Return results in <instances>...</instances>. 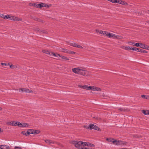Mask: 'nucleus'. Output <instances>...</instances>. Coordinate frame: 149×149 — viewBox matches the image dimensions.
Returning a JSON list of instances; mask_svg holds the SVG:
<instances>
[{"label": "nucleus", "mask_w": 149, "mask_h": 149, "mask_svg": "<svg viewBox=\"0 0 149 149\" xmlns=\"http://www.w3.org/2000/svg\"><path fill=\"white\" fill-rule=\"evenodd\" d=\"M21 149V148L20 147H19V146H15L14 148L15 149Z\"/></svg>", "instance_id": "41"}, {"label": "nucleus", "mask_w": 149, "mask_h": 149, "mask_svg": "<svg viewBox=\"0 0 149 149\" xmlns=\"http://www.w3.org/2000/svg\"><path fill=\"white\" fill-rule=\"evenodd\" d=\"M117 3H118L120 4H124V2H123V1H122L117 0Z\"/></svg>", "instance_id": "29"}, {"label": "nucleus", "mask_w": 149, "mask_h": 149, "mask_svg": "<svg viewBox=\"0 0 149 149\" xmlns=\"http://www.w3.org/2000/svg\"><path fill=\"white\" fill-rule=\"evenodd\" d=\"M118 110L121 111H125L126 109L125 108H121L118 109Z\"/></svg>", "instance_id": "23"}, {"label": "nucleus", "mask_w": 149, "mask_h": 149, "mask_svg": "<svg viewBox=\"0 0 149 149\" xmlns=\"http://www.w3.org/2000/svg\"><path fill=\"white\" fill-rule=\"evenodd\" d=\"M90 145V143L88 142H83V146H89Z\"/></svg>", "instance_id": "18"}, {"label": "nucleus", "mask_w": 149, "mask_h": 149, "mask_svg": "<svg viewBox=\"0 0 149 149\" xmlns=\"http://www.w3.org/2000/svg\"><path fill=\"white\" fill-rule=\"evenodd\" d=\"M107 35L108 37L109 38H116L117 39H121L122 38V37L121 36L116 35L114 34L110 33H108Z\"/></svg>", "instance_id": "2"}, {"label": "nucleus", "mask_w": 149, "mask_h": 149, "mask_svg": "<svg viewBox=\"0 0 149 149\" xmlns=\"http://www.w3.org/2000/svg\"><path fill=\"white\" fill-rule=\"evenodd\" d=\"M87 129H90L91 130L93 129L95 130H98L99 131H100V129L98 127L95 125H94L92 124H90L88 127H87Z\"/></svg>", "instance_id": "3"}, {"label": "nucleus", "mask_w": 149, "mask_h": 149, "mask_svg": "<svg viewBox=\"0 0 149 149\" xmlns=\"http://www.w3.org/2000/svg\"><path fill=\"white\" fill-rule=\"evenodd\" d=\"M75 53L74 52H71V53L72 54H74Z\"/></svg>", "instance_id": "52"}, {"label": "nucleus", "mask_w": 149, "mask_h": 149, "mask_svg": "<svg viewBox=\"0 0 149 149\" xmlns=\"http://www.w3.org/2000/svg\"><path fill=\"white\" fill-rule=\"evenodd\" d=\"M132 47H130L129 46H126L125 47V50H132Z\"/></svg>", "instance_id": "19"}, {"label": "nucleus", "mask_w": 149, "mask_h": 149, "mask_svg": "<svg viewBox=\"0 0 149 149\" xmlns=\"http://www.w3.org/2000/svg\"><path fill=\"white\" fill-rule=\"evenodd\" d=\"M77 47L79 48H82L83 47L81 46L80 45H78V46H77Z\"/></svg>", "instance_id": "49"}, {"label": "nucleus", "mask_w": 149, "mask_h": 149, "mask_svg": "<svg viewBox=\"0 0 149 149\" xmlns=\"http://www.w3.org/2000/svg\"><path fill=\"white\" fill-rule=\"evenodd\" d=\"M13 20H14V21H17V17H14Z\"/></svg>", "instance_id": "37"}, {"label": "nucleus", "mask_w": 149, "mask_h": 149, "mask_svg": "<svg viewBox=\"0 0 149 149\" xmlns=\"http://www.w3.org/2000/svg\"><path fill=\"white\" fill-rule=\"evenodd\" d=\"M45 141L48 144L51 143H54V142L53 141L49 140V139H45Z\"/></svg>", "instance_id": "12"}, {"label": "nucleus", "mask_w": 149, "mask_h": 149, "mask_svg": "<svg viewBox=\"0 0 149 149\" xmlns=\"http://www.w3.org/2000/svg\"><path fill=\"white\" fill-rule=\"evenodd\" d=\"M22 19L17 17V21H22Z\"/></svg>", "instance_id": "48"}, {"label": "nucleus", "mask_w": 149, "mask_h": 149, "mask_svg": "<svg viewBox=\"0 0 149 149\" xmlns=\"http://www.w3.org/2000/svg\"><path fill=\"white\" fill-rule=\"evenodd\" d=\"M35 4V3H30L29 4V5L30 6H32L34 7V4Z\"/></svg>", "instance_id": "38"}, {"label": "nucleus", "mask_w": 149, "mask_h": 149, "mask_svg": "<svg viewBox=\"0 0 149 149\" xmlns=\"http://www.w3.org/2000/svg\"><path fill=\"white\" fill-rule=\"evenodd\" d=\"M72 143L75 146L79 149H82L83 146V142L81 141H73Z\"/></svg>", "instance_id": "1"}, {"label": "nucleus", "mask_w": 149, "mask_h": 149, "mask_svg": "<svg viewBox=\"0 0 149 149\" xmlns=\"http://www.w3.org/2000/svg\"><path fill=\"white\" fill-rule=\"evenodd\" d=\"M96 31L97 32L99 33L100 34H102L103 33V32L104 31H102L101 30L100 31L98 30H96Z\"/></svg>", "instance_id": "28"}, {"label": "nucleus", "mask_w": 149, "mask_h": 149, "mask_svg": "<svg viewBox=\"0 0 149 149\" xmlns=\"http://www.w3.org/2000/svg\"><path fill=\"white\" fill-rule=\"evenodd\" d=\"M7 124L8 125L16 126L17 125V122L15 121L8 122L7 123Z\"/></svg>", "instance_id": "6"}, {"label": "nucleus", "mask_w": 149, "mask_h": 149, "mask_svg": "<svg viewBox=\"0 0 149 149\" xmlns=\"http://www.w3.org/2000/svg\"><path fill=\"white\" fill-rule=\"evenodd\" d=\"M41 8L42 7H47L48 6L46 4L44 3H41Z\"/></svg>", "instance_id": "21"}, {"label": "nucleus", "mask_w": 149, "mask_h": 149, "mask_svg": "<svg viewBox=\"0 0 149 149\" xmlns=\"http://www.w3.org/2000/svg\"><path fill=\"white\" fill-rule=\"evenodd\" d=\"M74 43L73 42H69V45L70 46H73Z\"/></svg>", "instance_id": "35"}, {"label": "nucleus", "mask_w": 149, "mask_h": 149, "mask_svg": "<svg viewBox=\"0 0 149 149\" xmlns=\"http://www.w3.org/2000/svg\"><path fill=\"white\" fill-rule=\"evenodd\" d=\"M140 49L136 47H133L132 48V50H134L136 52H139V50Z\"/></svg>", "instance_id": "20"}, {"label": "nucleus", "mask_w": 149, "mask_h": 149, "mask_svg": "<svg viewBox=\"0 0 149 149\" xmlns=\"http://www.w3.org/2000/svg\"><path fill=\"white\" fill-rule=\"evenodd\" d=\"M110 2L113 3H117V0H111Z\"/></svg>", "instance_id": "31"}, {"label": "nucleus", "mask_w": 149, "mask_h": 149, "mask_svg": "<svg viewBox=\"0 0 149 149\" xmlns=\"http://www.w3.org/2000/svg\"><path fill=\"white\" fill-rule=\"evenodd\" d=\"M80 69L77 68H74L72 69V71L75 73L79 74Z\"/></svg>", "instance_id": "11"}, {"label": "nucleus", "mask_w": 149, "mask_h": 149, "mask_svg": "<svg viewBox=\"0 0 149 149\" xmlns=\"http://www.w3.org/2000/svg\"><path fill=\"white\" fill-rule=\"evenodd\" d=\"M1 145H0V149H1Z\"/></svg>", "instance_id": "57"}, {"label": "nucleus", "mask_w": 149, "mask_h": 149, "mask_svg": "<svg viewBox=\"0 0 149 149\" xmlns=\"http://www.w3.org/2000/svg\"><path fill=\"white\" fill-rule=\"evenodd\" d=\"M92 90L95 91H101V89L99 88L95 87L94 86H93Z\"/></svg>", "instance_id": "16"}, {"label": "nucleus", "mask_w": 149, "mask_h": 149, "mask_svg": "<svg viewBox=\"0 0 149 149\" xmlns=\"http://www.w3.org/2000/svg\"><path fill=\"white\" fill-rule=\"evenodd\" d=\"M54 53L52 52H50L49 53V54L51 56H53Z\"/></svg>", "instance_id": "40"}, {"label": "nucleus", "mask_w": 149, "mask_h": 149, "mask_svg": "<svg viewBox=\"0 0 149 149\" xmlns=\"http://www.w3.org/2000/svg\"><path fill=\"white\" fill-rule=\"evenodd\" d=\"M130 44L132 45H133L136 47H138L139 46V43H135L134 42H130Z\"/></svg>", "instance_id": "13"}, {"label": "nucleus", "mask_w": 149, "mask_h": 149, "mask_svg": "<svg viewBox=\"0 0 149 149\" xmlns=\"http://www.w3.org/2000/svg\"><path fill=\"white\" fill-rule=\"evenodd\" d=\"M1 149H9V147L7 145H1Z\"/></svg>", "instance_id": "15"}, {"label": "nucleus", "mask_w": 149, "mask_h": 149, "mask_svg": "<svg viewBox=\"0 0 149 149\" xmlns=\"http://www.w3.org/2000/svg\"><path fill=\"white\" fill-rule=\"evenodd\" d=\"M17 126L19 127H28V124L26 123H20L19 122L17 121Z\"/></svg>", "instance_id": "4"}, {"label": "nucleus", "mask_w": 149, "mask_h": 149, "mask_svg": "<svg viewBox=\"0 0 149 149\" xmlns=\"http://www.w3.org/2000/svg\"><path fill=\"white\" fill-rule=\"evenodd\" d=\"M62 51L63 52H65V51Z\"/></svg>", "instance_id": "58"}, {"label": "nucleus", "mask_w": 149, "mask_h": 149, "mask_svg": "<svg viewBox=\"0 0 149 149\" xmlns=\"http://www.w3.org/2000/svg\"><path fill=\"white\" fill-rule=\"evenodd\" d=\"M34 7L37 8H41V3H35L34 4Z\"/></svg>", "instance_id": "17"}, {"label": "nucleus", "mask_w": 149, "mask_h": 149, "mask_svg": "<svg viewBox=\"0 0 149 149\" xmlns=\"http://www.w3.org/2000/svg\"><path fill=\"white\" fill-rule=\"evenodd\" d=\"M3 130H1V128H0V132H3Z\"/></svg>", "instance_id": "54"}, {"label": "nucleus", "mask_w": 149, "mask_h": 149, "mask_svg": "<svg viewBox=\"0 0 149 149\" xmlns=\"http://www.w3.org/2000/svg\"><path fill=\"white\" fill-rule=\"evenodd\" d=\"M113 143L115 145H119L123 143V142L121 141H117L115 140H114V141H113Z\"/></svg>", "instance_id": "9"}, {"label": "nucleus", "mask_w": 149, "mask_h": 149, "mask_svg": "<svg viewBox=\"0 0 149 149\" xmlns=\"http://www.w3.org/2000/svg\"><path fill=\"white\" fill-rule=\"evenodd\" d=\"M28 131H29V132H36V134H37V131L36 130L35 131L33 130L30 129V130H28Z\"/></svg>", "instance_id": "32"}, {"label": "nucleus", "mask_w": 149, "mask_h": 149, "mask_svg": "<svg viewBox=\"0 0 149 149\" xmlns=\"http://www.w3.org/2000/svg\"><path fill=\"white\" fill-rule=\"evenodd\" d=\"M108 32L107 31H104L102 34H103L104 36H108L107 34H108Z\"/></svg>", "instance_id": "27"}, {"label": "nucleus", "mask_w": 149, "mask_h": 149, "mask_svg": "<svg viewBox=\"0 0 149 149\" xmlns=\"http://www.w3.org/2000/svg\"><path fill=\"white\" fill-rule=\"evenodd\" d=\"M148 11H149V10H148Z\"/></svg>", "instance_id": "61"}, {"label": "nucleus", "mask_w": 149, "mask_h": 149, "mask_svg": "<svg viewBox=\"0 0 149 149\" xmlns=\"http://www.w3.org/2000/svg\"><path fill=\"white\" fill-rule=\"evenodd\" d=\"M89 146H94V145L93 144L90 143V145Z\"/></svg>", "instance_id": "51"}, {"label": "nucleus", "mask_w": 149, "mask_h": 149, "mask_svg": "<svg viewBox=\"0 0 149 149\" xmlns=\"http://www.w3.org/2000/svg\"><path fill=\"white\" fill-rule=\"evenodd\" d=\"M79 87L81 88H84V86H82V85H79L78 86Z\"/></svg>", "instance_id": "46"}, {"label": "nucleus", "mask_w": 149, "mask_h": 149, "mask_svg": "<svg viewBox=\"0 0 149 149\" xmlns=\"http://www.w3.org/2000/svg\"><path fill=\"white\" fill-rule=\"evenodd\" d=\"M43 52L44 53H45L47 54H49V51H46L45 50H43Z\"/></svg>", "instance_id": "33"}, {"label": "nucleus", "mask_w": 149, "mask_h": 149, "mask_svg": "<svg viewBox=\"0 0 149 149\" xmlns=\"http://www.w3.org/2000/svg\"><path fill=\"white\" fill-rule=\"evenodd\" d=\"M148 31H149V30H148Z\"/></svg>", "instance_id": "60"}, {"label": "nucleus", "mask_w": 149, "mask_h": 149, "mask_svg": "<svg viewBox=\"0 0 149 149\" xmlns=\"http://www.w3.org/2000/svg\"><path fill=\"white\" fill-rule=\"evenodd\" d=\"M61 57H61L62 58V59H64L65 60H68L69 59L67 58L66 57L63 56H61Z\"/></svg>", "instance_id": "25"}, {"label": "nucleus", "mask_w": 149, "mask_h": 149, "mask_svg": "<svg viewBox=\"0 0 149 149\" xmlns=\"http://www.w3.org/2000/svg\"><path fill=\"white\" fill-rule=\"evenodd\" d=\"M53 56H54V57H58V56L61 57V56L59 54H58L57 53H54Z\"/></svg>", "instance_id": "26"}, {"label": "nucleus", "mask_w": 149, "mask_h": 149, "mask_svg": "<svg viewBox=\"0 0 149 149\" xmlns=\"http://www.w3.org/2000/svg\"><path fill=\"white\" fill-rule=\"evenodd\" d=\"M93 87V86H88V89L92 90Z\"/></svg>", "instance_id": "43"}, {"label": "nucleus", "mask_w": 149, "mask_h": 149, "mask_svg": "<svg viewBox=\"0 0 149 149\" xmlns=\"http://www.w3.org/2000/svg\"><path fill=\"white\" fill-rule=\"evenodd\" d=\"M107 0L108 1H110V2L111 1V0Z\"/></svg>", "instance_id": "56"}, {"label": "nucleus", "mask_w": 149, "mask_h": 149, "mask_svg": "<svg viewBox=\"0 0 149 149\" xmlns=\"http://www.w3.org/2000/svg\"><path fill=\"white\" fill-rule=\"evenodd\" d=\"M113 140V139H109V141L113 143V141H114V140Z\"/></svg>", "instance_id": "47"}, {"label": "nucleus", "mask_w": 149, "mask_h": 149, "mask_svg": "<svg viewBox=\"0 0 149 149\" xmlns=\"http://www.w3.org/2000/svg\"><path fill=\"white\" fill-rule=\"evenodd\" d=\"M141 112L145 115H149V111L148 110H142Z\"/></svg>", "instance_id": "14"}, {"label": "nucleus", "mask_w": 149, "mask_h": 149, "mask_svg": "<svg viewBox=\"0 0 149 149\" xmlns=\"http://www.w3.org/2000/svg\"><path fill=\"white\" fill-rule=\"evenodd\" d=\"M139 52H141L143 53H147V51L143 49H140Z\"/></svg>", "instance_id": "24"}, {"label": "nucleus", "mask_w": 149, "mask_h": 149, "mask_svg": "<svg viewBox=\"0 0 149 149\" xmlns=\"http://www.w3.org/2000/svg\"><path fill=\"white\" fill-rule=\"evenodd\" d=\"M4 15L0 13V17L4 19Z\"/></svg>", "instance_id": "39"}, {"label": "nucleus", "mask_w": 149, "mask_h": 149, "mask_svg": "<svg viewBox=\"0 0 149 149\" xmlns=\"http://www.w3.org/2000/svg\"><path fill=\"white\" fill-rule=\"evenodd\" d=\"M88 86H87L86 85H84V88H85V89H88Z\"/></svg>", "instance_id": "42"}, {"label": "nucleus", "mask_w": 149, "mask_h": 149, "mask_svg": "<svg viewBox=\"0 0 149 149\" xmlns=\"http://www.w3.org/2000/svg\"><path fill=\"white\" fill-rule=\"evenodd\" d=\"M148 99H149V98Z\"/></svg>", "instance_id": "59"}, {"label": "nucleus", "mask_w": 149, "mask_h": 149, "mask_svg": "<svg viewBox=\"0 0 149 149\" xmlns=\"http://www.w3.org/2000/svg\"><path fill=\"white\" fill-rule=\"evenodd\" d=\"M141 97L142 98H145L146 99H148L149 98L148 95H141Z\"/></svg>", "instance_id": "22"}, {"label": "nucleus", "mask_w": 149, "mask_h": 149, "mask_svg": "<svg viewBox=\"0 0 149 149\" xmlns=\"http://www.w3.org/2000/svg\"><path fill=\"white\" fill-rule=\"evenodd\" d=\"M141 48L144 49H147L148 46L145 44H143L142 43H139V46Z\"/></svg>", "instance_id": "10"}, {"label": "nucleus", "mask_w": 149, "mask_h": 149, "mask_svg": "<svg viewBox=\"0 0 149 149\" xmlns=\"http://www.w3.org/2000/svg\"><path fill=\"white\" fill-rule=\"evenodd\" d=\"M78 45H77V44L74 43L73 46L74 47H77V46H78Z\"/></svg>", "instance_id": "45"}, {"label": "nucleus", "mask_w": 149, "mask_h": 149, "mask_svg": "<svg viewBox=\"0 0 149 149\" xmlns=\"http://www.w3.org/2000/svg\"><path fill=\"white\" fill-rule=\"evenodd\" d=\"M1 64L2 65H4V66H8L9 65V64H7V63H1Z\"/></svg>", "instance_id": "30"}, {"label": "nucleus", "mask_w": 149, "mask_h": 149, "mask_svg": "<svg viewBox=\"0 0 149 149\" xmlns=\"http://www.w3.org/2000/svg\"><path fill=\"white\" fill-rule=\"evenodd\" d=\"M87 73L88 72L87 71L85 70L80 69L79 74L83 76H86L87 75Z\"/></svg>", "instance_id": "5"}, {"label": "nucleus", "mask_w": 149, "mask_h": 149, "mask_svg": "<svg viewBox=\"0 0 149 149\" xmlns=\"http://www.w3.org/2000/svg\"><path fill=\"white\" fill-rule=\"evenodd\" d=\"M88 126H86V125H84V127L85 128H86L87 129V127H88Z\"/></svg>", "instance_id": "53"}, {"label": "nucleus", "mask_w": 149, "mask_h": 149, "mask_svg": "<svg viewBox=\"0 0 149 149\" xmlns=\"http://www.w3.org/2000/svg\"><path fill=\"white\" fill-rule=\"evenodd\" d=\"M22 133L24 135L26 136L29 135L30 134H35V133H36V132H29V131H28L26 132L23 131L22 132Z\"/></svg>", "instance_id": "8"}, {"label": "nucleus", "mask_w": 149, "mask_h": 149, "mask_svg": "<svg viewBox=\"0 0 149 149\" xmlns=\"http://www.w3.org/2000/svg\"><path fill=\"white\" fill-rule=\"evenodd\" d=\"M109 139H108V138H107V139H106V140H107V141H109Z\"/></svg>", "instance_id": "55"}, {"label": "nucleus", "mask_w": 149, "mask_h": 149, "mask_svg": "<svg viewBox=\"0 0 149 149\" xmlns=\"http://www.w3.org/2000/svg\"><path fill=\"white\" fill-rule=\"evenodd\" d=\"M14 67V65H10V67L11 68H13Z\"/></svg>", "instance_id": "50"}, {"label": "nucleus", "mask_w": 149, "mask_h": 149, "mask_svg": "<svg viewBox=\"0 0 149 149\" xmlns=\"http://www.w3.org/2000/svg\"><path fill=\"white\" fill-rule=\"evenodd\" d=\"M21 91L22 92H25L26 93H31L33 92L32 91H30L28 89H26L23 88H21L20 90H19V91Z\"/></svg>", "instance_id": "7"}, {"label": "nucleus", "mask_w": 149, "mask_h": 149, "mask_svg": "<svg viewBox=\"0 0 149 149\" xmlns=\"http://www.w3.org/2000/svg\"><path fill=\"white\" fill-rule=\"evenodd\" d=\"M82 149H91V148L85 147L84 146L82 148Z\"/></svg>", "instance_id": "44"}, {"label": "nucleus", "mask_w": 149, "mask_h": 149, "mask_svg": "<svg viewBox=\"0 0 149 149\" xmlns=\"http://www.w3.org/2000/svg\"><path fill=\"white\" fill-rule=\"evenodd\" d=\"M4 19H8V17H9V15H4Z\"/></svg>", "instance_id": "34"}, {"label": "nucleus", "mask_w": 149, "mask_h": 149, "mask_svg": "<svg viewBox=\"0 0 149 149\" xmlns=\"http://www.w3.org/2000/svg\"><path fill=\"white\" fill-rule=\"evenodd\" d=\"M14 16H11L9 15L8 19L10 20H13Z\"/></svg>", "instance_id": "36"}]
</instances>
